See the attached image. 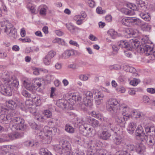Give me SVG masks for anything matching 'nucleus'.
I'll list each match as a JSON object with an SVG mask.
<instances>
[{"instance_id":"obj_1","label":"nucleus","mask_w":155,"mask_h":155,"mask_svg":"<svg viewBox=\"0 0 155 155\" xmlns=\"http://www.w3.org/2000/svg\"><path fill=\"white\" fill-rule=\"evenodd\" d=\"M16 112L15 110H12L9 111L6 115L1 118L0 122L2 124H6L9 122L14 124L12 125L13 129L17 130H24L26 126L24 123V120L20 117L15 116Z\"/></svg>"},{"instance_id":"obj_2","label":"nucleus","mask_w":155,"mask_h":155,"mask_svg":"<svg viewBox=\"0 0 155 155\" xmlns=\"http://www.w3.org/2000/svg\"><path fill=\"white\" fill-rule=\"evenodd\" d=\"M4 85L0 87V92L3 95L7 96H11L12 94V90L18 89L19 82L17 80H10L6 78L5 80Z\"/></svg>"},{"instance_id":"obj_3","label":"nucleus","mask_w":155,"mask_h":155,"mask_svg":"<svg viewBox=\"0 0 155 155\" xmlns=\"http://www.w3.org/2000/svg\"><path fill=\"white\" fill-rule=\"evenodd\" d=\"M54 128L45 126L43 129V133L39 135L40 137L42 139V142L45 143H50L52 140V136L54 134L55 130Z\"/></svg>"},{"instance_id":"obj_4","label":"nucleus","mask_w":155,"mask_h":155,"mask_svg":"<svg viewBox=\"0 0 155 155\" xmlns=\"http://www.w3.org/2000/svg\"><path fill=\"white\" fill-rule=\"evenodd\" d=\"M71 144L67 141L61 142L59 145L56 147L57 152L61 155H63L65 153H69L71 150Z\"/></svg>"},{"instance_id":"obj_5","label":"nucleus","mask_w":155,"mask_h":155,"mask_svg":"<svg viewBox=\"0 0 155 155\" xmlns=\"http://www.w3.org/2000/svg\"><path fill=\"white\" fill-rule=\"evenodd\" d=\"M120 104L116 99H110L109 100L107 106V109L112 114L119 113Z\"/></svg>"},{"instance_id":"obj_6","label":"nucleus","mask_w":155,"mask_h":155,"mask_svg":"<svg viewBox=\"0 0 155 155\" xmlns=\"http://www.w3.org/2000/svg\"><path fill=\"white\" fill-rule=\"evenodd\" d=\"M141 52H143L147 55L155 56V46L152 44H144L139 47Z\"/></svg>"},{"instance_id":"obj_7","label":"nucleus","mask_w":155,"mask_h":155,"mask_svg":"<svg viewBox=\"0 0 155 155\" xmlns=\"http://www.w3.org/2000/svg\"><path fill=\"white\" fill-rule=\"evenodd\" d=\"M118 112L119 113L112 114L115 117V121L118 124H122V125L124 126L126 121L130 117V114H126L123 115L122 112H120V111Z\"/></svg>"},{"instance_id":"obj_8","label":"nucleus","mask_w":155,"mask_h":155,"mask_svg":"<svg viewBox=\"0 0 155 155\" xmlns=\"http://www.w3.org/2000/svg\"><path fill=\"white\" fill-rule=\"evenodd\" d=\"M19 133L16 132L13 134H3L0 137V143L8 142L10 140H13L18 137Z\"/></svg>"},{"instance_id":"obj_9","label":"nucleus","mask_w":155,"mask_h":155,"mask_svg":"<svg viewBox=\"0 0 155 155\" xmlns=\"http://www.w3.org/2000/svg\"><path fill=\"white\" fill-rule=\"evenodd\" d=\"M136 137L138 140H140L142 141L146 140L147 136L145 134L142 127L138 126L135 130Z\"/></svg>"},{"instance_id":"obj_10","label":"nucleus","mask_w":155,"mask_h":155,"mask_svg":"<svg viewBox=\"0 0 155 155\" xmlns=\"http://www.w3.org/2000/svg\"><path fill=\"white\" fill-rule=\"evenodd\" d=\"M79 129L80 133L85 136L87 135L93 136L95 134V131L93 129L87 127L85 125L82 126L80 127Z\"/></svg>"},{"instance_id":"obj_11","label":"nucleus","mask_w":155,"mask_h":155,"mask_svg":"<svg viewBox=\"0 0 155 155\" xmlns=\"http://www.w3.org/2000/svg\"><path fill=\"white\" fill-rule=\"evenodd\" d=\"M18 102V100L17 98H13L11 100L6 101V105L7 107L10 109L11 110L10 111L12 110H14L17 106Z\"/></svg>"},{"instance_id":"obj_12","label":"nucleus","mask_w":155,"mask_h":155,"mask_svg":"<svg viewBox=\"0 0 155 155\" xmlns=\"http://www.w3.org/2000/svg\"><path fill=\"white\" fill-rule=\"evenodd\" d=\"M12 25L10 23L2 22L0 24V29L7 34L11 29L13 28Z\"/></svg>"},{"instance_id":"obj_13","label":"nucleus","mask_w":155,"mask_h":155,"mask_svg":"<svg viewBox=\"0 0 155 155\" xmlns=\"http://www.w3.org/2000/svg\"><path fill=\"white\" fill-rule=\"evenodd\" d=\"M87 121L94 128L99 127L101 126L99 122L96 119L89 117L87 118Z\"/></svg>"},{"instance_id":"obj_14","label":"nucleus","mask_w":155,"mask_h":155,"mask_svg":"<svg viewBox=\"0 0 155 155\" xmlns=\"http://www.w3.org/2000/svg\"><path fill=\"white\" fill-rule=\"evenodd\" d=\"M56 104L58 107L64 109L67 108L68 103L65 99H61L57 101Z\"/></svg>"},{"instance_id":"obj_15","label":"nucleus","mask_w":155,"mask_h":155,"mask_svg":"<svg viewBox=\"0 0 155 155\" xmlns=\"http://www.w3.org/2000/svg\"><path fill=\"white\" fill-rule=\"evenodd\" d=\"M81 99V97L79 95L74 94H72L68 100V102L71 105H73L75 104L77 101H80Z\"/></svg>"},{"instance_id":"obj_16","label":"nucleus","mask_w":155,"mask_h":155,"mask_svg":"<svg viewBox=\"0 0 155 155\" xmlns=\"http://www.w3.org/2000/svg\"><path fill=\"white\" fill-rule=\"evenodd\" d=\"M98 137L101 139L107 140L109 139L111 136V134L107 130H103L101 133L100 134H98Z\"/></svg>"},{"instance_id":"obj_17","label":"nucleus","mask_w":155,"mask_h":155,"mask_svg":"<svg viewBox=\"0 0 155 155\" xmlns=\"http://www.w3.org/2000/svg\"><path fill=\"white\" fill-rule=\"evenodd\" d=\"M136 3L137 5L139 10L144 11L147 8V3L142 0H136Z\"/></svg>"},{"instance_id":"obj_18","label":"nucleus","mask_w":155,"mask_h":155,"mask_svg":"<svg viewBox=\"0 0 155 155\" xmlns=\"http://www.w3.org/2000/svg\"><path fill=\"white\" fill-rule=\"evenodd\" d=\"M118 46L122 48L128 50L130 48L129 45V43L126 40H120L118 42Z\"/></svg>"},{"instance_id":"obj_19","label":"nucleus","mask_w":155,"mask_h":155,"mask_svg":"<svg viewBox=\"0 0 155 155\" xmlns=\"http://www.w3.org/2000/svg\"><path fill=\"white\" fill-rule=\"evenodd\" d=\"M75 52V51L72 49L66 50L62 54V58L64 59L68 58L71 56L74 55Z\"/></svg>"},{"instance_id":"obj_20","label":"nucleus","mask_w":155,"mask_h":155,"mask_svg":"<svg viewBox=\"0 0 155 155\" xmlns=\"http://www.w3.org/2000/svg\"><path fill=\"white\" fill-rule=\"evenodd\" d=\"M137 127L136 123L134 122H131L129 124L127 128L128 132L130 134H132Z\"/></svg>"},{"instance_id":"obj_21","label":"nucleus","mask_w":155,"mask_h":155,"mask_svg":"<svg viewBox=\"0 0 155 155\" xmlns=\"http://www.w3.org/2000/svg\"><path fill=\"white\" fill-rule=\"evenodd\" d=\"M121 23L125 26L131 27L132 26L131 17V18H124L121 20Z\"/></svg>"},{"instance_id":"obj_22","label":"nucleus","mask_w":155,"mask_h":155,"mask_svg":"<svg viewBox=\"0 0 155 155\" xmlns=\"http://www.w3.org/2000/svg\"><path fill=\"white\" fill-rule=\"evenodd\" d=\"M93 100V99H87V98H83V102L86 106H87V107L91 108L93 105L92 102Z\"/></svg>"},{"instance_id":"obj_23","label":"nucleus","mask_w":155,"mask_h":155,"mask_svg":"<svg viewBox=\"0 0 155 155\" xmlns=\"http://www.w3.org/2000/svg\"><path fill=\"white\" fill-rule=\"evenodd\" d=\"M66 27L73 34H74L77 31L78 28L71 23L66 25Z\"/></svg>"},{"instance_id":"obj_24","label":"nucleus","mask_w":155,"mask_h":155,"mask_svg":"<svg viewBox=\"0 0 155 155\" xmlns=\"http://www.w3.org/2000/svg\"><path fill=\"white\" fill-rule=\"evenodd\" d=\"M145 149V147L143 145L137 144L135 147V150L138 153L141 154L144 152Z\"/></svg>"},{"instance_id":"obj_25","label":"nucleus","mask_w":155,"mask_h":155,"mask_svg":"<svg viewBox=\"0 0 155 155\" xmlns=\"http://www.w3.org/2000/svg\"><path fill=\"white\" fill-rule=\"evenodd\" d=\"M9 36L13 38H15L17 37L16 30L14 28L11 29L10 31L7 34Z\"/></svg>"},{"instance_id":"obj_26","label":"nucleus","mask_w":155,"mask_h":155,"mask_svg":"<svg viewBox=\"0 0 155 155\" xmlns=\"http://www.w3.org/2000/svg\"><path fill=\"white\" fill-rule=\"evenodd\" d=\"M84 97L83 98L87 99H93V94L90 91H84L83 92Z\"/></svg>"},{"instance_id":"obj_27","label":"nucleus","mask_w":155,"mask_h":155,"mask_svg":"<svg viewBox=\"0 0 155 155\" xmlns=\"http://www.w3.org/2000/svg\"><path fill=\"white\" fill-rule=\"evenodd\" d=\"M154 137L153 136H151L150 137L147 139L146 141L148 145L152 146L155 144V140Z\"/></svg>"},{"instance_id":"obj_28","label":"nucleus","mask_w":155,"mask_h":155,"mask_svg":"<svg viewBox=\"0 0 155 155\" xmlns=\"http://www.w3.org/2000/svg\"><path fill=\"white\" fill-rule=\"evenodd\" d=\"M23 84L28 90L33 92L34 90V87L32 86L31 84L28 83L26 82L25 80H24L23 82Z\"/></svg>"},{"instance_id":"obj_29","label":"nucleus","mask_w":155,"mask_h":155,"mask_svg":"<svg viewBox=\"0 0 155 155\" xmlns=\"http://www.w3.org/2000/svg\"><path fill=\"white\" fill-rule=\"evenodd\" d=\"M74 19L76 21L77 24L79 25L82 24V21L84 20L83 18H82V17H81V16L80 15L75 16L74 17Z\"/></svg>"},{"instance_id":"obj_30","label":"nucleus","mask_w":155,"mask_h":155,"mask_svg":"<svg viewBox=\"0 0 155 155\" xmlns=\"http://www.w3.org/2000/svg\"><path fill=\"white\" fill-rule=\"evenodd\" d=\"M39 153L41 155H52L47 149L41 148L40 149Z\"/></svg>"},{"instance_id":"obj_31","label":"nucleus","mask_w":155,"mask_h":155,"mask_svg":"<svg viewBox=\"0 0 155 155\" xmlns=\"http://www.w3.org/2000/svg\"><path fill=\"white\" fill-rule=\"evenodd\" d=\"M39 153L41 155H52L47 149L41 148L40 149Z\"/></svg>"},{"instance_id":"obj_32","label":"nucleus","mask_w":155,"mask_h":155,"mask_svg":"<svg viewBox=\"0 0 155 155\" xmlns=\"http://www.w3.org/2000/svg\"><path fill=\"white\" fill-rule=\"evenodd\" d=\"M131 21L132 26L134 25L140 26L141 25V21L138 18H135L131 17Z\"/></svg>"},{"instance_id":"obj_33","label":"nucleus","mask_w":155,"mask_h":155,"mask_svg":"<svg viewBox=\"0 0 155 155\" xmlns=\"http://www.w3.org/2000/svg\"><path fill=\"white\" fill-rule=\"evenodd\" d=\"M94 97L97 98V99H101L104 97V95L102 92L98 91L93 92Z\"/></svg>"},{"instance_id":"obj_34","label":"nucleus","mask_w":155,"mask_h":155,"mask_svg":"<svg viewBox=\"0 0 155 155\" xmlns=\"http://www.w3.org/2000/svg\"><path fill=\"white\" fill-rule=\"evenodd\" d=\"M140 16L142 18L146 21H149L150 19V15L149 14H146L143 13H141L140 14Z\"/></svg>"},{"instance_id":"obj_35","label":"nucleus","mask_w":155,"mask_h":155,"mask_svg":"<svg viewBox=\"0 0 155 155\" xmlns=\"http://www.w3.org/2000/svg\"><path fill=\"white\" fill-rule=\"evenodd\" d=\"M65 130L69 133H72L74 132V128L69 124H66L65 126Z\"/></svg>"},{"instance_id":"obj_36","label":"nucleus","mask_w":155,"mask_h":155,"mask_svg":"<svg viewBox=\"0 0 155 155\" xmlns=\"http://www.w3.org/2000/svg\"><path fill=\"white\" fill-rule=\"evenodd\" d=\"M107 33L113 39L115 38V36L117 34V32L113 29H110L108 31Z\"/></svg>"},{"instance_id":"obj_37","label":"nucleus","mask_w":155,"mask_h":155,"mask_svg":"<svg viewBox=\"0 0 155 155\" xmlns=\"http://www.w3.org/2000/svg\"><path fill=\"white\" fill-rule=\"evenodd\" d=\"M142 116L140 112L138 113L136 111H133L131 112V115H130V117H132L135 118H140Z\"/></svg>"},{"instance_id":"obj_38","label":"nucleus","mask_w":155,"mask_h":155,"mask_svg":"<svg viewBox=\"0 0 155 155\" xmlns=\"http://www.w3.org/2000/svg\"><path fill=\"white\" fill-rule=\"evenodd\" d=\"M127 71L132 73L134 76H136L138 75L137 73H136V69L133 67L129 66L127 67Z\"/></svg>"},{"instance_id":"obj_39","label":"nucleus","mask_w":155,"mask_h":155,"mask_svg":"<svg viewBox=\"0 0 155 155\" xmlns=\"http://www.w3.org/2000/svg\"><path fill=\"white\" fill-rule=\"evenodd\" d=\"M119 108L120 109V112H122L123 115L126 114H127V113H126L128 109L127 106H120Z\"/></svg>"},{"instance_id":"obj_40","label":"nucleus","mask_w":155,"mask_h":155,"mask_svg":"<svg viewBox=\"0 0 155 155\" xmlns=\"http://www.w3.org/2000/svg\"><path fill=\"white\" fill-rule=\"evenodd\" d=\"M140 81L139 79L134 78L133 80H132L130 81V84L133 86H136L137 85Z\"/></svg>"},{"instance_id":"obj_41","label":"nucleus","mask_w":155,"mask_h":155,"mask_svg":"<svg viewBox=\"0 0 155 155\" xmlns=\"http://www.w3.org/2000/svg\"><path fill=\"white\" fill-rule=\"evenodd\" d=\"M121 68V67L120 65L117 64H115L113 65H111L109 67V68L111 70L113 69L119 70H120Z\"/></svg>"},{"instance_id":"obj_42","label":"nucleus","mask_w":155,"mask_h":155,"mask_svg":"<svg viewBox=\"0 0 155 155\" xmlns=\"http://www.w3.org/2000/svg\"><path fill=\"white\" fill-rule=\"evenodd\" d=\"M122 12L124 11L125 14L127 15H133L134 14V12L126 8H123L121 9Z\"/></svg>"},{"instance_id":"obj_43","label":"nucleus","mask_w":155,"mask_h":155,"mask_svg":"<svg viewBox=\"0 0 155 155\" xmlns=\"http://www.w3.org/2000/svg\"><path fill=\"white\" fill-rule=\"evenodd\" d=\"M114 143L116 145H119L120 144L122 141L121 137L118 136L115 137L114 139Z\"/></svg>"},{"instance_id":"obj_44","label":"nucleus","mask_w":155,"mask_h":155,"mask_svg":"<svg viewBox=\"0 0 155 155\" xmlns=\"http://www.w3.org/2000/svg\"><path fill=\"white\" fill-rule=\"evenodd\" d=\"M53 41L54 42H57L59 45H62L64 43V41L60 38H56Z\"/></svg>"},{"instance_id":"obj_45","label":"nucleus","mask_w":155,"mask_h":155,"mask_svg":"<svg viewBox=\"0 0 155 155\" xmlns=\"http://www.w3.org/2000/svg\"><path fill=\"white\" fill-rule=\"evenodd\" d=\"M34 118L35 119L40 122L42 121L43 120V118L42 117L40 114H34Z\"/></svg>"},{"instance_id":"obj_46","label":"nucleus","mask_w":155,"mask_h":155,"mask_svg":"<svg viewBox=\"0 0 155 155\" xmlns=\"http://www.w3.org/2000/svg\"><path fill=\"white\" fill-rule=\"evenodd\" d=\"M51 59L46 56L44 59L45 64L46 65H49L51 63Z\"/></svg>"},{"instance_id":"obj_47","label":"nucleus","mask_w":155,"mask_h":155,"mask_svg":"<svg viewBox=\"0 0 155 155\" xmlns=\"http://www.w3.org/2000/svg\"><path fill=\"white\" fill-rule=\"evenodd\" d=\"M25 143L26 146L28 147H32L35 146V143H34V142L29 140L26 141ZM36 143L37 144V143Z\"/></svg>"},{"instance_id":"obj_48","label":"nucleus","mask_w":155,"mask_h":155,"mask_svg":"<svg viewBox=\"0 0 155 155\" xmlns=\"http://www.w3.org/2000/svg\"><path fill=\"white\" fill-rule=\"evenodd\" d=\"M21 94L23 96L26 97H31V96H32V95L30 94L27 91L25 90H23L22 91Z\"/></svg>"},{"instance_id":"obj_49","label":"nucleus","mask_w":155,"mask_h":155,"mask_svg":"<svg viewBox=\"0 0 155 155\" xmlns=\"http://www.w3.org/2000/svg\"><path fill=\"white\" fill-rule=\"evenodd\" d=\"M126 148L129 150L133 151L135 150V147L131 144H129L126 145Z\"/></svg>"},{"instance_id":"obj_50","label":"nucleus","mask_w":155,"mask_h":155,"mask_svg":"<svg viewBox=\"0 0 155 155\" xmlns=\"http://www.w3.org/2000/svg\"><path fill=\"white\" fill-rule=\"evenodd\" d=\"M44 114L47 118L51 117L52 116L51 112L49 110H45Z\"/></svg>"},{"instance_id":"obj_51","label":"nucleus","mask_w":155,"mask_h":155,"mask_svg":"<svg viewBox=\"0 0 155 155\" xmlns=\"http://www.w3.org/2000/svg\"><path fill=\"white\" fill-rule=\"evenodd\" d=\"M130 9H132L133 11H138L139 10L137 5L136 4L135 5L134 4H130Z\"/></svg>"},{"instance_id":"obj_52","label":"nucleus","mask_w":155,"mask_h":155,"mask_svg":"<svg viewBox=\"0 0 155 155\" xmlns=\"http://www.w3.org/2000/svg\"><path fill=\"white\" fill-rule=\"evenodd\" d=\"M96 11L99 14H102L104 13L106 11L105 10H103L101 7H98L96 9Z\"/></svg>"},{"instance_id":"obj_53","label":"nucleus","mask_w":155,"mask_h":155,"mask_svg":"<svg viewBox=\"0 0 155 155\" xmlns=\"http://www.w3.org/2000/svg\"><path fill=\"white\" fill-rule=\"evenodd\" d=\"M150 131L151 134L150 135L153 136L155 138V127L150 126Z\"/></svg>"},{"instance_id":"obj_54","label":"nucleus","mask_w":155,"mask_h":155,"mask_svg":"<svg viewBox=\"0 0 155 155\" xmlns=\"http://www.w3.org/2000/svg\"><path fill=\"white\" fill-rule=\"evenodd\" d=\"M108 128H110L111 130L114 131L115 130V125L112 123H110L107 125Z\"/></svg>"},{"instance_id":"obj_55","label":"nucleus","mask_w":155,"mask_h":155,"mask_svg":"<svg viewBox=\"0 0 155 155\" xmlns=\"http://www.w3.org/2000/svg\"><path fill=\"white\" fill-rule=\"evenodd\" d=\"M7 110L5 108H4L0 104V114L2 115L5 113Z\"/></svg>"},{"instance_id":"obj_56","label":"nucleus","mask_w":155,"mask_h":155,"mask_svg":"<svg viewBox=\"0 0 155 155\" xmlns=\"http://www.w3.org/2000/svg\"><path fill=\"white\" fill-rule=\"evenodd\" d=\"M79 78L83 81H86L88 79V77L86 75L83 74H81L79 76Z\"/></svg>"},{"instance_id":"obj_57","label":"nucleus","mask_w":155,"mask_h":155,"mask_svg":"<svg viewBox=\"0 0 155 155\" xmlns=\"http://www.w3.org/2000/svg\"><path fill=\"white\" fill-rule=\"evenodd\" d=\"M87 3L89 6L91 8H93L95 5V3L92 0H88Z\"/></svg>"},{"instance_id":"obj_58","label":"nucleus","mask_w":155,"mask_h":155,"mask_svg":"<svg viewBox=\"0 0 155 155\" xmlns=\"http://www.w3.org/2000/svg\"><path fill=\"white\" fill-rule=\"evenodd\" d=\"M134 40L133 39H132V41H131V42L130 44L129 43V45L130 46L129 47L130 48V49H128V50L130 51L133 48L134 49Z\"/></svg>"},{"instance_id":"obj_59","label":"nucleus","mask_w":155,"mask_h":155,"mask_svg":"<svg viewBox=\"0 0 155 155\" xmlns=\"http://www.w3.org/2000/svg\"><path fill=\"white\" fill-rule=\"evenodd\" d=\"M55 55V53L53 51H49L46 56L49 58L51 59L54 57Z\"/></svg>"},{"instance_id":"obj_60","label":"nucleus","mask_w":155,"mask_h":155,"mask_svg":"<svg viewBox=\"0 0 155 155\" xmlns=\"http://www.w3.org/2000/svg\"><path fill=\"white\" fill-rule=\"evenodd\" d=\"M143 102L145 103H149L150 98L149 97L147 96H144L143 97Z\"/></svg>"},{"instance_id":"obj_61","label":"nucleus","mask_w":155,"mask_h":155,"mask_svg":"<svg viewBox=\"0 0 155 155\" xmlns=\"http://www.w3.org/2000/svg\"><path fill=\"white\" fill-rule=\"evenodd\" d=\"M40 13L41 15H45L46 14V9L44 8H41L40 10Z\"/></svg>"},{"instance_id":"obj_62","label":"nucleus","mask_w":155,"mask_h":155,"mask_svg":"<svg viewBox=\"0 0 155 155\" xmlns=\"http://www.w3.org/2000/svg\"><path fill=\"white\" fill-rule=\"evenodd\" d=\"M69 43L70 45H73L74 46H75L78 47H79V45L75 41L71 40L69 41Z\"/></svg>"},{"instance_id":"obj_63","label":"nucleus","mask_w":155,"mask_h":155,"mask_svg":"<svg viewBox=\"0 0 155 155\" xmlns=\"http://www.w3.org/2000/svg\"><path fill=\"white\" fill-rule=\"evenodd\" d=\"M55 67L57 70H60L62 67V64L59 63H56L55 65Z\"/></svg>"},{"instance_id":"obj_64","label":"nucleus","mask_w":155,"mask_h":155,"mask_svg":"<svg viewBox=\"0 0 155 155\" xmlns=\"http://www.w3.org/2000/svg\"><path fill=\"white\" fill-rule=\"evenodd\" d=\"M118 79L121 82H123L125 81V77L124 75L123 74H121L119 76Z\"/></svg>"}]
</instances>
